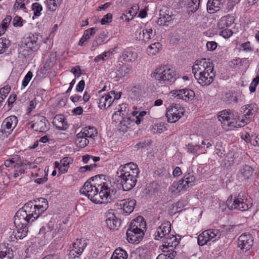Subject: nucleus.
Masks as SVG:
<instances>
[{
	"label": "nucleus",
	"instance_id": "42",
	"mask_svg": "<svg viewBox=\"0 0 259 259\" xmlns=\"http://www.w3.org/2000/svg\"><path fill=\"white\" fill-rule=\"evenodd\" d=\"M250 119L246 117L245 115H242L241 117H238L237 119L235 117V122L233 125V127H241L244 126L246 124L249 123Z\"/></svg>",
	"mask_w": 259,
	"mask_h": 259
},
{
	"label": "nucleus",
	"instance_id": "15",
	"mask_svg": "<svg viewBox=\"0 0 259 259\" xmlns=\"http://www.w3.org/2000/svg\"><path fill=\"white\" fill-rule=\"evenodd\" d=\"M178 238L176 235L173 234H169L166 236L164 238L162 239L164 244L160 246L162 251H166L167 249L171 250H174V248L178 245L180 242V237L178 235Z\"/></svg>",
	"mask_w": 259,
	"mask_h": 259
},
{
	"label": "nucleus",
	"instance_id": "24",
	"mask_svg": "<svg viewBox=\"0 0 259 259\" xmlns=\"http://www.w3.org/2000/svg\"><path fill=\"white\" fill-rule=\"evenodd\" d=\"M136 204V200L131 198L122 200L120 203V206L122 207L123 211L126 215L134 211Z\"/></svg>",
	"mask_w": 259,
	"mask_h": 259
},
{
	"label": "nucleus",
	"instance_id": "6",
	"mask_svg": "<svg viewBox=\"0 0 259 259\" xmlns=\"http://www.w3.org/2000/svg\"><path fill=\"white\" fill-rule=\"evenodd\" d=\"M151 77L159 82L171 83L176 79V74L172 69L164 66L156 68L151 74Z\"/></svg>",
	"mask_w": 259,
	"mask_h": 259
},
{
	"label": "nucleus",
	"instance_id": "10",
	"mask_svg": "<svg viewBox=\"0 0 259 259\" xmlns=\"http://www.w3.org/2000/svg\"><path fill=\"white\" fill-rule=\"evenodd\" d=\"M132 115L128 116H121V120H120V126L122 128V131H126L127 128L131 126H133L135 123L139 124L143 119V117L146 115L147 112L143 111L139 113L138 111H131Z\"/></svg>",
	"mask_w": 259,
	"mask_h": 259
},
{
	"label": "nucleus",
	"instance_id": "51",
	"mask_svg": "<svg viewBox=\"0 0 259 259\" xmlns=\"http://www.w3.org/2000/svg\"><path fill=\"white\" fill-rule=\"evenodd\" d=\"M10 41L6 38H0V54L4 53L9 47Z\"/></svg>",
	"mask_w": 259,
	"mask_h": 259
},
{
	"label": "nucleus",
	"instance_id": "34",
	"mask_svg": "<svg viewBox=\"0 0 259 259\" xmlns=\"http://www.w3.org/2000/svg\"><path fill=\"white\" fill-rule=\"evenodd\" d=\"M117 68L115 77L119 79L128 75L132 70L130 66L126 65L119 64V66H117Z\"/></svg>",
	"mask_w": 259,
	"mask_h": 259
},
{
	"label": "nucleus",
	"instance_id": "13",
	"mask_svg": "<svg viewBox=\"0 0 259 259\" xmlns=\"http://www.w3.org/2000/svg\"><path fill=\"white\" fill-rule=\"evenodd\" d=\"M166 116L169 122H176L184 114V109L178 104H172L167 108Z\"/></svg>",
	"mask_w": 259,
	"mask_h": 259
},
{
	"label": "nucleus",
	"instance_id": "45",
	"mask_svg": "<svg viewBox=\"0 0 259 259\" xmlns=\"http://www.w3.org/2000/svg\"><path fill=\"white\" fill-rule=\"evenodd\" d=\"M13 251L11 247H6L5 250H0V259H12Z\"/></svg>",
	"mask_w": 259,
	"mask_h": 259
},
{
	"label": "nucleus",
	"instance_id": "49",
	"mask_svg": "<svg viewBox=\"0 0 259 259\" xmlns=\"http://www.w3.org/2000/svg\"><path fill=\"white\" fill-rule=\"evenodd\" d=\"M215 153L220 158H223L225 155V147L221 142H217L215 145Z\"/></svg>",
	"mask_w": 259,
	"mask_h": 259
},
{
	"label": "nucleus",
	"instance_id": "36",
	"mask_svg": "<svg viewBox=\"0 0 259 259\" xmlns=\"http://www.w3.org/2000/svg\"><path fill=\"white\" fill-rule=\"evenodd\" d=\"M28 230L26 228H24L22 231L17 230L16 229V231H14L12 234L9 237V241L13 242L15 239H21L26 236L28 233Z\"/></svg>",
	"mask_w": 259,
	"mask_h": 259
},
{
	"label": "nucleus",
	"instance_id": "38",
	"mask_svg": "<svg viewBox=\"0 0 259 259\" xmlns=\"http://www.w3.org/2000/svg\"><path fill=\"white\" fill-rule=\"evenodd\" d=\"M115 51V49H111L108 51H105L102 54L96 56L94 59V62H99L100 61H106L109 59L111 58L112 56L113 55Z\"/></svg>",
	"mask_w": 259,
	"mask_h": 259
},
{
	"label": "nucleus",
	"instance_id": "55",
	"mask_svg": "<svg viewBox=\"0 0 259 259\" xmlns=\"http://www.w3.org/2000/svg\"><path fill=\"white\" fill-rule=\"evenodd\" d=\"M259 83V76L257 75L251 81L249 85V91L251 93H254L255 91L256 87Z\"/></svg>",
	"mask_w": 259,
	"mask_h": 259
},
{
	"label": "nucleus",
	"instance_id": "37",
	"mask_svg": "<svg viewBox=\"0 0 259 259\" xmlns=\"http://www.w3.org/2000/svg\"><path fill=\"white\" fill-rule=\"evenodd\" d=\"M257 109V106L255 104H247L243 109L244 115L251 119L253 115L256 112Z\"/></svg>",
	"mask_w": 259,
	"mask_h": 259
},
{
	"label": "nucleus",
	"instance_id": "58",
	"mask_svg": "<svg viewBox=\"0 0 259 259\" xmlns=\"http://www.w3.org/2000/svg\"><path fill=\"white\" fill-rule=\"evenodd\" d=\"M32 77V72L29 71L25 75L24 79L22 81V86L24 88L26 87L31 79Z\"/></svg>",
	"mask_w": 259,
	"mask_h": 259
},
{
	"label": "nucleus",
	"instance_id": "54",
	"mask_svg": "<svg viewBox=\"0 0 259 259\" xmlns=\"http://www.w3.org/2000/svg\"><path fill=\"white\" fill-rule=\"evenodd\" d=\"M219 34L225 38H228L233 34V32L231 29L228 28L219 29Z\"/></svg>",
	"mask_w": 259,
	"mask_h": 259
},
{
	"label": "nucleus",
	"instance_id": "60",
	"mask_svg": "<svg viewBox=\"0 0 259 259\" xmlns=\"http://www.w3.org/2000/svg\"><path fill=\"white\" fill-rule=\"evenodd\" d=\"M107 37V33L103 31L100 33V34L96 38V39L99 42L101 45L106 42V40Z\"/></svg>",
	"mask_w": 259,
	"mask_h": 259
},
{
	"label": "nucleus",
	"instance_id": "64",
	"mask_svg": "<svg viewBox=\"0 0 259 259\" xmlns=\"http://www.w3.org/2000/svg\"><path fill=\"white\" fill-rule=\"evenodd\" d=\"M206 47L208 51H212L217 47V43L215 41H208L206 44Z\"/></svg>",
	"mask_w": 259,
	"mask_h": 259
},
{
	"label": "nucleus",
	"instance_id": "14",
	"mask_svg": "<svg viewBox=\"0 0 259 259\" xmlns=\"http://www.w3.org/2000/svg\"><path fill=\"white\" fill-rule=\"evenodd\" d=\"M87 245V242L85 239H77L72 244V247L68 254L70 258H75L80 256Z\"/></svg>",
	"mask_w": 259,
	"mask_h": 259
},
{
	"label": "nucleus",
	"instance_id": "9",
	"mask_svg": "<svg viewBox=\"0 0 259 259\" xmlns=\"http://www.w3.org/2000/svg\"><path fill=\"white\" fill-rule=\"evenodd\" d=\"M195 180L194 175L192 174L188 173L178 182H174L169 188V191L173 194L186 191L189 187L194 185Z\"/></svg>",
	"mask_w": 259,
	"mask_h": 259
},
{
	"label": "nucleus",
	"instance_id": "29",
	"mask_svg": "<svg viewBox=\"0 0 259 259\" xmlns=\"http://www.w3.org/2000/svg\"><path fill=\"white\" fill-rule=\"evenodd\" d=\"M107 226L111 230L116 229L120 225V220L114 214H109L106 220Z\"/></svg>",
	"mask_w": 259,
	"mask_h": 259
},
{
	"label": "nucleus",
	"instance_id": "43",
	"mask_svg": "<svg viewBox=\"0 0 259 259\" xmlns=\"http://www.w3.org/2000/svg\"><path fill=\"white\" fill-rule=\"evenodd\" d=\"M127 256L128 254L125 250L118 248L115 250L110 259H127Z\"/></svg>",
	"mask_w": 259,
	"mask_h": 259
},
{
	"label": "nucleus",
	"instance_id": "7",
	"mask_svg": "<svg viewBox=\"0 0 259 259\" xmlns=\"http://www.w3.org/2000/svg\"><path fill=\"white\" fill-rule=\"evenodd\" d=\"M226 205L230 209H234L241 211L247 210L249 208L244 192H241L237 196L235 195L234 199H233L232 195H230L226 201Z\"/></svg>",
	"mask_w": 259,
	"mask_h": 259
},
{
	"label": "nucleus",
	"instance_id": "26",
	"mask_svg": "<svg viewBox=\"0 0 259 259\" xmlns=\"http://www.w3.org/2000/svg\"><path fill=\"white\" fill-rule=\"evenodd\" d=\"M171 12L169 13L167 8H164L160 11L158 23L160 25H168V23L172 20Z\"/></svg>",
	"mask_w": 259,
	"mask_h": 259
},
{
	"label": "nucleus",
	"instance_id": "19",
	"mask_svg": "<svg viewBox=\"0 0 259 259\" xmlns=\"http://www.w3.org/2000/svg\"><path fill=\"white\" fill-rule=\"evenodd\" d=\"M156 34L155 30L152 28H140L136 31V36L139 40L146 42L153 38Z\"/></svg>",
	"mask_w": 259,
	"mask_h": 259
},
{
	"label": "nucleus",
	"instance_id": "22",
	"mask_svg": "<svg viewBox=\"0 0 259 259\" xmlns=\"http://www.w3.org/2000/svg\"><path fill=\"white\" fill-rule=\"evenodd\" d=\"M114 95V91H111L108 94L101 97L98 102L99 108L106 109L110 107L114 102V99L112 97Z\"/></svg>",
	"mask_w": 259,
	"mask_h": 259
},
{
	"label": "nucleus",
	"instance_id": "44",
	"mask_svg": "<svg viewBox=\"0 0 259 259\" xmlns=\"http://www.w3.org/2000/svg\"><path fill=\"white\" fill-rule=\"evenodd\" d=\"M161 45L159 42H155L148 46L147 53L149 56L155 55L158 53Z\"/></svg>",
	"mask_w": 259,
	"mask_h": 259
},
{
	"label": "nucleus",
	"instance_id": "47",
	"mask_svg": "<svg viewBox=\"0 0 259 259\" xmlns=\"http://www.w3.org/2000/svg\"><path fill=\"white\" fill-rule=\"evenodd\" d=\"M187 151L189 153L193 154L194 155H198L202 153L200 151L202 147L199 145H193L192 144H189L187 146Z\"/></svg>",
	"mask_w": 259,
	"mask_h": 259
},
{
	"label": "nucleus",
	"instance_id": "18",
	"mask_svg": "<svg viewBox=\"0 0 259 259\" xmlns=\"http://www.w3.org/2000/svg\"><path fill=\"white\" fill-rule=\"evenodd\" d=\"M238 247L243 252H245L252 247L253 244V239L250 234H242L238 238Z\"/></svg>",
	"mask_w": 259,
	"mask_h": 259
},
{
	"label": "nucleus",
	"instance_id": "52",
	"mask_svg": "<svg viewBox=\"0 0 259 259\" xmlns=\"http://www.w3.org/2000/svg\"><path fill=\"white\" fill-rule=\"evenodd\" d=\"M10 90L11 88L9 85L5 86L0 89V103L1 104L9 93Z\"/></svg>",
	"mask_w": 259,
	"mask_h": 259
},
{
	"label": "nucleus",
	"instance_id": "50",
	"mask_svg": "<svg viewBox=\"0 0 259 259\" xmlns=\"http://www.w3.org/2000/svg\"><path fill=\"white\" fill-rule=\"evenodd\" d=\"M62 0H47V4L48 9L52 11H55Z\"/></svg>",
	"mask_w": 259,
	"mask_h": 259
},
{
	"label": "nucleus",
	"instance_id": "27",
	"mask_svg": "<svg viewBox=\"0 0 259 259\" xmlns=\"http://www.w3.org/2000/svg\"><path fill=\"white\" fill-rule=\"evenodd\" d=\"M253 169L248 165H243L237 174V177L240 181H245L250 178L253 173Z\"/></svg>",
	"mask_w": 259,
	"mask_h": 259
},
{
	"label": "nucleus",
	"instance_id": "41",
	"mask_svg": "<svg viewBox=\"0 0 259 259\" xmlns=\"http://www.w3.org/2000/svg\"><path fill=\"white\" fill-rule=\"evenodd\" d=\"M32 98V94L30 90H28L26 92H25L21 99V101L22 102H26L27 101H29V107L27 109V113H30L32 110V100H31V98Z\"/></svg>",
	"mask_w": 259,
	"mask_h": 259
},
{
	"label": "nucleus",
	"instance_id": "4",
	"mask_svg": "<svg viewBox=\"0 0 259 259\" xmlns=\"http://www.w3.org/2000/svg\"><path fill=\"white\" fill-rule=\"evenodd\" d=\"M146 223L144 218L139 216L133 220L126 231V239L130 243L138 244L143 238Z\"/></svg>",
	"mask_w": 259,
	"mask_h": 259
},
{
	"label": "nucleus",
	"instance_id": "28",
	"mask_svg": "<svg viewBox=\"0 0 259 259\" xmlns=\"http://www.w3.org/2000/svg\"><path fill=\"white\" fill-rule=\"evenodd\" d=\"M53 124L60 130H65L68 127L67 122L62 114L56 115L53 119Z\"/></svg>",
	"mask_w": 259,
	"mask_h": 259
},
{
	"label": "nucleus",
	"instance_id": "20",
	"mask_svg": "<svg viewBox=\"0 0 259 259\" xmlns=\"http://www.w3.org/2000/svg\"><path fill=\"white\" fill-rule=\"evenodd\" d=\"M73 161V159L70 157H65L62 158L60 162L55 161L54 163L55 168L58 169V176L66 174L68 171L69 165Z\"/></svg>",
	"mask_w": 259,
	"mask_h": 259
},
{
	"label": "nucleus",
	"instance_id": "30",
	"mask_svg": "<svg viewBox=\"0 0 259 259\" xmlns=\"http://www.w3.org/2000/svg\"><path fill=\"white\" fill-rule=\"evenodd\" d=\"M223 0H208L207 3V10L210 13L218 11L223 5Z\"/></svg>",
	"mask_w": 259,
	"mask_h": 259
},
{
	"label": "nucleus",
	"instance_id": "31",
	"mask_svg": "<svg viewBox=\"0 0 259 259\" xmlns=\"http://www.w3.org/2000/svg\"><path fill=\"white\" fill-rule=\"evenodd\" d=\"M234 17L231 15H227L222 17L218 22V26L219 29L227 28L234 22Z\"/></svg>",
	"mask_w": 259,
	"mask_h": 259
},
{
	"label": "nucleus",
	"instance_id": "63",
	"mask_svg": "<svg viewBox=\"0 0 259 259\" xmlns=\"http://www.w3.org/2000/svg\"><path fill=\"white\" fill-rule=\"evenodd\" d=\"M112 18V15L110 13H108L107 14L104 16L103 18L101 20V24L102 25H105L107 23H109L111 21Z\"/></svg>",
	"mask_w": 259,
	"mask_h": 259
},
{
	"label": "nucleus",
	"instance_id": "48",
	"mask_svg": "<svg viewBox=\"0 0 259 259\" xmlns=\"http://www.w3.org/2000/svg\"><path fill=\"white\" fill-rule=\"evenodd\" d=\"M12 20V17L10 15H7L6 18L3 20L1 25H0V34L1 33H4L6 30L9 24Z\"/></svg>",
	"mask_w": 259,
	"mask_h": 259
},
{
	"label": "nucleus",
	"instance_id": "12",
	"mask_svg": "<svg viewBox=\"0 0 259 259\" xmlns=\"http://www.w3.org/2000/svg\"><path fill=\"white\" fill-rule=\"evenodd\" d=\"M218 118L221 122L223 128L227 130L234 127L235 116L230 110H223L219 113Z\"/></svg>",
	"mask_w": 259,
	"mask_h": 259
},
{
	"label": "nucleus",
	"instance_id": "1",
	"mask_svg": "<svg viewBox=\"0 0 259 259\" xmlns=\"http://www.w3.org/2000/svg\"><path fill=\"white\" fill-rule=\"evenodd\" d=\"M98 187H100L99 192L98 188L91 184L90 182L87 181L80 189V192L96 204L106 203L113 199L116 192L114 188L108 187L104 183L103 185L99 184Z\"/></svg>",
	"mask_w": 259,
	"mask_h": 259
},
{
	"label": "nucleus",
	"instance_id": "32",
	"mask_svg": "<svg viewBox=\"0 0 259 259\" xmlns=\"http://www.w3.org/2000/svg\"><path fill=\"white\" fill-rule=\"evenodd\" d=\"M117 109V111L113 115V118L115 119L118 115L121 117L132 115L131 112H130L128 105L126 103L119 105Z\"/></svg>",
	"mask_w": 259,
	"mask_h": 259
},
{
	"label": "nucleus",
	"instance_id": "56",
	"mask_svg": "<svg viewBox=\"0 0 259 259\" xmlns=\"http://www.w3.org/2000/svg\"><path fill=\"white\" fill-rule=\"evenodd\" d=\"M42 10L41 5L37 3H33V15L35 16H39Z\"/></svg>",
	"mask_w": 259,
	"mask_h": 259
},
{
	"label": "nucleus",
	"instance_id": "62",
	"mask_svg": "<svg viewBox=\"0 0 259 259\" xmlns=\"http://www.w3.org/2000/svg\"><path fill=\"white\" fill-rule=\"evenodd\" d=\"M25 0H16V2L14 5V8L15 9H24L25 8Z\"/></svg>",
	"mask_w": 259,
	"mask_h": 259
},
{
	"label": "nucleus",
	"instance_id": "23",
	"mask_svg": "<svg viewBox=\"0 0 259 259\" xmlns=\"http://www.w3.org/2000/svg\"><path fill=\"white\" fill-rule=\"evenodd\" d=\"M37 200L40 203L38 204H35L34 205L33 220L37 219L47 208L48 204L46 199L44 198H39Z\"/></svg>",
	"mask_w": 259,
	"mask_h": 259
},
{
	"label": "nucleus",
	"instance_id": "57",
	"mask_svg": "<svg viewBox=\"0 0 259 259\" xmlns=\"http://www.w3.org/2000/svg\"><path fill=\"white\" fill-rule=\"evenodd\" d=\"M166 251H162L164 254L165 257L166 259H172L176 256L177 252L174 250H171L169 249H167L165 250Z\"/></svg>",
	"mask_w": 259,
	"mask_h": 259
},
{
	"label": "nucleus",
	"instance_id": "33",
	"mask_svg": "<svg viewBox=\"0 0 259 259\" xmlns=\"http://www.w3.org/2000/svg\"><path fill=\"white\" fill-rule=\"evenodd\" d=\"M121 58L125 62H134L137 58V54L129 49H125L122 52Z\"/></svg>",
	"mask_w": 259,
	"mask_h": 259
},
{
	"label": "nucleus",
	"instance_id": "16",
	"mask_svg": "<svg viewBox=\"0 0 259 259\" xmlns=\"http://www.w3.org/2000/svg\"><path fill=\"white\" fill-rule=\"evenodd\" d=\"M49 123L46 118L39 115L33 116V131L45 133L49 130Z\"/></svg>",
	"mask_w": 259,
	"mask_h": 259
},
{
	"label": "nucleus",
	"instance_id": "11",
	"mask_svg": "<svg viewBox=\"0 0 259 259\" xmlns=\"http://www.w3.org/2000/svg\"><path fill=\"white\" fill-rule=\"evenodd\" d=\"M221 233L217 229H208L200 233L197 238L199 245L203 246L209 241H215L220 238Z\"/></svg>",
	"mask_w": 259,
	"mask_h": 259
},
{
	"label": "nucleus",
	"instance_id": "25",
	"mask_svg": "<svg viewBox=\"0 0 259 259\" xmlns=\"http://www.w3.org/2000/svg\"><path fill=\"white\" fill-rule=\"evenodd\" d=\"M176 97L178 98L189 101L193 100L195 97L194 92L189 89H183L176 91Z\"/></svg>",
	"mask_w": 259,
	"mask_h": 259
},
{
	"label": "nucleus",
	"instance_id": "59",
	"mask_svg": "<svg viewBox=\"0 0 259 259\" xmlns=\"http://www.w3.org/2000/svg\"><path fill=\"white\" fill-rule=\"evenodd\" d=\"M138 7L137 6H134L132 7L130 10H129L127 13V14H129L131 17V18H128L125 19V21H129L130 19H132L134 16H136L137 14V10H138Z\"/></svg>",
	"mask_w": 259,
	"mask_h": 259
},
{
	"label": "nucleus",
	"instance_id": "53",
	"mask_svg": "<svg viewBox=\"0 0 259 259\" xmlns=\"http://www.w3.org/2000/svg\"><path fill=\"white\" fill-rule=\"evenodd\" d=\"M97 30V28L95 27L90 28L87 30H85L84 31L83 34L82 36L84 39L88 40L90 39L92 36H94L96 31Z\"/></svg>",
	"mask_w": 259,
	"mask_h": 259
},
{
	"label": "nucleus",
	"instance_id": "35",
	"mask_svg": "<svg viewBox=\"0 0 259 259\" xmlns=\"http://www.w3.org/2000/svg\"><path fill=\"white\" fill-rule=\"evenodd\" d=\"M80 133H82L84 137H85L87 138H89L93 140L98 135L97 130L94 126H86L83 128Z\"/></svg>",
	"mask_w": 259,
	"mask_h": 259
},
{
	"label": "nucleus",
	"instance_id": "2",
	"mask_svg": "<svg viewBox=\"0 0 259 259\" xmlns=\"http://www.w3.org/2000/svg\"><path fill=\"white\" fill-rule=\"evenodd\" d=\"M139 174L138 165L133 162H129L121 165L118 168L115 176L123 190L127 191L136 186Z\"/></svg>",
	"mask_w": 259,
	"mask_h": 259
},
{
	"label": "nucleus",
	"instance_id": "17",
	"mask_svg": "<svg viewBox=\"0 0 259 259\" xmlns=\"http://www.w3.org/2000/svg\"><path fill=\"white\" fill-rule=\"evenodd\" d=\"M18 122L17 117L12 115L6 118L2 123L1 132L6 136L10 135L13 128L16 126Z\"/></svg>",
	"mask_w": 259,
	"mask_h": 259
},
{
	"label": "nucleus",
	"instance_id": "61",
	"mask_svg": "<svg viewBox=\"0 0 259 259\" xmlns=\"http://www.w3.org/2000/svg\"><path fill=\"white\" fill-rule=\"evenodd\" d=\"M97 166L95 163H92L90 165H87L84 166H81L79 168V172L83 173L87 171H90L96 167Z\"/></svg>",
	"mask_w": 259,
	"mask_h": 259
},
{
	"label": "nucleus",
	"instance_id": "21",
	"mask_svg": "<svg viewBox=\"0 0 259 259\" xmlns=\"http://www.w3.org/2000/svg\"><path fill=\"white\" fill-rule=\"evenodd\" d=\"M171 231V224L168 221H166L161 224L157 228V231L154 234V239L155 240H161L167 235L170 234Z\"/></svg>",
	"mask_w": 259,
	"mask_h": 259
},
{
	"label": "nucleus",
	"instance_id": "40",
	"mask_svg": "<svg viewBox=\"0 0 259 259\" xmlns=\"http://www.w3.org/2000/svg\"><path fill=\"white\" fill-rule=\"evenodd\" d=\"M75 143L79 148H84L88 145L89 140L80 132L76 135Z\"/></svg>",
	"mask_w": 259,
	"mask_h": 259
},
{
	"label": "nucleus",
	"instance_id": "3",
	"mask_svg": "<svg viewBox=\"0 0 259 259\" xmlns=\"http://www.w3.org/2000/svg\"><path fill=\"white\" fill-rule=\"evenodd\" d=\"M192 73L198 82L202 86L211 84L215 77L213 64L209 59L196 60L192 67Z\"/></svg>",
	"mask_w": 259,
	"mask_h": 259
},
{
	"label": "nucleus",
	"instance_id": "39",
	"mask_svg": "<svg viewBox=\"0 0 259 259\" xmlns=\"http://www.w3.org/2000/svg\"><path fill=\"white\" fill-rule=\"evenodd\" d=\"M200 0H188L187 13L189 15L195 12L199 8Z\"/></svg>",
	"mask_w": 259,
	"mask_h": 259
},
{
	"label": "nucleus",
	"instance_id": "5",
	"mask_svg": "<svg viewBox=\"0 0 259 259\" xmlns=\"http://www.w3.org/2000/svg\"><path fill=\"white\" fill-rule=\"evenodd\" d=\"M32 202L29 201L16 213L14 217V225L17 230L22 231L24 228L28 230V226L31 225L30 220L32 217Z\"/></svg>",
	"mask_w": 259,
	"mask_h": 259
},
{
	"label": "nucleus",
	"instance_id": "46",
	"mask_svg": "<svg viewBox=\"0 0 259 259\" xmlns=\"http://www.w3.org/2000/svg\"><path fill=\"white\" fill-rule=\"evenodd\" d=\"M37 169L39 171V174L35 173V175L36 177L39 176H40L41 174L42 175V176L44 174L45 176L41 178H38L35 179L34 180V182L39 185L42 184L46 182L48 180L47 174H46L45 170H44L42 168L38 167Z\"/></svg>",
	"mask_w": 259,
	"mask_h": 259
},
{
	"label": "nucleus",
	"instance_id": "8",
	"mask_svg": "<svg viewBox=\"0 0 259 259\" xmlns=\"http://www.w3.org/2000/svg\"><path fill=\"white\" fill-rule=\"evenodd\" d=\"M6 167H7L8 171L11 169L13 171L19 172L20 174H24L27 168H31V163L26 160L21 161L19 156L16 155L14 157L6 160L4 163Z\"/></svg>",
	"mask_w": 259,
	"mask_h": 259
}]
</instances>
